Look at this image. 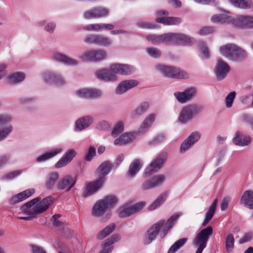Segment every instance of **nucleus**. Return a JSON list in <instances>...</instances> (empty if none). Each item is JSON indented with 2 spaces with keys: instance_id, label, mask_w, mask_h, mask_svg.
<instances>
[{
  "instance_id": "052dcab7",
  "label": "nucleus",
  "mask_w": 253,
  "mask_h": 253,
  "mask_svg": "<svg viewBox=\"0 0 253 253\" xmlns=\"http://www.w3.org/2000/svg\"><path fill=\"white\" fill-rule=\"evenodd\" d=\"M147 52L150 56L154 58H158L160 57L161 54L160 50L155 47H150L147 48Z\"/></svg>"
},
{
  "instance_id": "0eeeda50",
  "label": "nucleus",
  "mask_w": 253,
  "mask_h": 253,
  "mask_svg": "<svg viewBox=\"0 0 253 253\" xmlns=\"http://www.w3.org/2000/svg\"><path fill=\"white\" fill-rule=\"evenodd\" d=\"M84 41L86 43L93 44L99 46L109 47L112 44L111 39L100 34L89 35L84 39Z\"/></svg>"
},
{
  "instance_id": "13d9d810",
  "label": "nucleus",
  "mask_w": 253,
  "mask_h": 253,
  "mask_svg": "<svg viewBox=\"0 0 253 253\" xmlns=\"http://www.w3.org/2000/svg\"><path fill=\"white\" fill-rule=\"evenodd\" d=\"M201 136V133L198 131H194L188 137V140L194 145L197 142L200 138Z\"/></svg>"
},
{
  "instance_id": "58836bf2",
  "label": "nucleus",
  "mask_w": 253,
  "mask_h": 253,
  "mask_svg": "<svg viewBox=\"0 0 253 253\" xmlns=\"http://www.w3.org/2000/svg\"><path fill=\"white\" fill-rule=\"evenodd\" d=\"M156 21L158 23H163L166 25H177L181 22V19L178 17H157Z\"/></svg>"
},
{
  "instance_id": "4d7b16f0",
  "label": "nucleus",
  "mask_w": 253,
  "mask_h": 253,
  "mask_svg": "<svg viewBox=\"0 0 253 253\" xmlns=\"http://www.w3.org/2000/svg\"><path fill=\"white\" fill-rule=\"evenodd\" d=\"M94 56L95 50H88L81 56V59L84 60L94 61Z\"/></svg>"
},
{
  "instance_id": "603ef678",
  "label": "nucleus",
  "mask_w": 253,
  "mask_h": 253,
  "mask_svg": "<svg viewBox=\"0 0 253 253\" xmlns=\"http://www.w3.org/2000/svg\"><path fill=\"white\" fill-rule=\"evenodd\" d=\"M107 57V53L102 49L95 50V56L94 61H100L105 59Z\"/></svg>"
},
{
  "instance_id": "cd10ccee",
  "label": "nucleus",
  "mask_w": 253,
  "mask_h": 253,
  "mask_svg": "<svg viewBox=\"0 0 253 253\" xmlns=\"http://www.w3.org/2000/svg\"><path fill=\"white\" fill-rule=\"evenodd\" d=\"M240 202L241 204L244 205L249 209H253V191L252 190L245 191Z\"/></svg>"
},
{
  "instance_id": "ddd939ff",
  "label": "nucleus",
  "mask_w": 253,
  "mask_h": 253,
  "mask_svg": "<svg viewBox=\"0 0 253 253\" xmlns=\"http://www.w3.org/2000/svg\"><path fill=\"white\" fill-rule=\"evenodd\" d=\"M196 93V89L195 87H190L183 92H175L174 96L177 100L180 103H185L191 100Z\"/></svg>"
},
{
  "instance_id": "7ed1b4c3",
  "label": "nucleus",
  "mask_w": 253,
  "mask_h": 253,
  "mask_svg": "<svg viewBox=\"0 0 253 253\" xmlns=\"http://www.w3.org/2000/svg\"><path fill=\"white\" fill-rule=\"evenodd\" d=\"M213 233V229L211 226H208L201 230L193 239V245L197 248L196 253H202L204 249L206 247L207 242L210 237Z\"/></svg>"
},
{
  "instance_id": "de8ad7c7",
  "label": "nucleus",
  "mask_w": 253,
  "mask_h": 253,
  "mask_svg": "<svg viewBox=\"0 0 253 253\" xmlns=\"http://www.w3.org/2000/svg\"><path fill=\"white\" fill-rule=\"evenodd\" d=\"M247 56L246 51L237 46L232 60L235 61H242L247 57Z\"/></svg>"
},
{
  "instance_id": "6ab92c4d",
  "label": "nucleus",
  "mask_w": 253,
  "mask_h": 253,
  "mask_svg": "<svg viewBox=\"0 0 253 253\" xmlns=\"http://www.w3.org/2000/svg\"><path fill=\"white\" fill-rule=\"evenodd\" d=\"M138 82L135 80H125L121 82L116 89V93L123 94L132 87L138 85Z\"/></svg>"
},
{
  "instance_id": "a18cd8bd",
  "label": "nucleus",
  "mask_w": 253,
  "mask_h": 253,
  "mask_svg": "<svg viewBox=\"0 0 253 253\" xmlns=\"http://www.w3.org/2000/svg\"><path fill=\"white\" fill-rule=\"evenodd\" d=\"M167 197V196L166 194H161L157 199L149 206L148 207L149 210L153 211L160 207V205L165 201Z\"/></svg>"
},
{
  "instance_id": "37998d69",
  "label": "nucleus",
  "mask_w": 253,
  "mask_h": 253,
  "mask_svg": "<svg viewBox=\"0 0 253 253\" xmlns=\"http://www.w3.org/2000/svg\"><path fill=\"white\" fill-rule=\"evenodd\" d=\"M115 229V225L114 223L109 224L98 233L97 234V238L99 239H103L112 233Z\"/></svg>"
},
{
  "instance_id": "f03ea898",
  "label": "nucleus",
  "mask_w": 253,
  "mask_h": 253,
  "mask_svg": "<svg viewBox=\"0 0 253 253\" xmlns=\"http://www.w3.org/2000/svg\"><path fill=\"white\" fill-rule=\"evenodd\" d=\"M134 71L131 65L116 63L111 65L109 69H102L96 71L95 76L100 81L112 82L117 80V74L128 75Z\"/></svg>"
},
{
  "instance_id": "f704fd0d",
  "label": "nucleus",
  "mask_w": 253,
  "mask_h": 253,
  "mask_svg": "<svg viewBox=\"0 0 253 253\" xmlns=\"http://www.w3.org/2000/svg\"><path fill=\"white\" fill-rule=\"evenodd\" d=\"M149 107V104L147 102H143L140 103L136 109L131 113L132 118H136L144 114Z\"/></svg>"
},
{
  "instance_id": "412c9836",
  "label": "nucleus",
  "mask_w": 253,
  "mask_h": 253,
  "mask_svg": "<svg viewBox=\"0 0 253 253\" xmlns=\"http://www.w3.org/2000/svg\"><path fill=\"white\" fill-rule=\"evenodd\" d=\"M77 152L73 149H69L64 154V155L56 163L55 167L56 168H61L67 165L70 163L74 157L76 156Z\"/></svg>"
},
{
  "instance_id": "79ce46f5",
  "label": "nucleus",
  "mask_w": 253,
  "mask_h": 253,
  "mask_svg": "<svg viewBox=\"0 0 253 253\" xmlns=\"http://www.w3.org/2000/svg\"><path fill=\"white\" fill-rule=\"evenodd\" d=\"M161 43L167 45L175 44V33H168L161 35Z\"/></svg>"
},
{
  "instance_id": "aec40b11",
  "label": "nucleus",
  "mask_w": 253,
  "mask_h": 253,
  "mask_svg": "<svg viewBox=\"0 0 253 253\" xmlns=\"http://www.w3.org/2000/svg\"><path fill=\"white\" fill-rule=\"evenodd\" d=\"M76 181L71 175H66L61 178L57 183L56 187L58 190L67 189L69 191L75 185Z\"/></svg>"
},
{
  "instance_id": "c756f323",
  "label": "nucleus",
  "mask_w": 253,
  "mask_h": 253,
  "mask_svg": "<svg viewBox=\"0 0 253 253\" xmlns=\"http://www.w3.org/2000/svg\"><path fill=\"white\" fill-rule=\"evenodd\" d=\"M175 44H183L190 45L195 42L193 38L182 33H175Z\"/></svg>"
},
{
  "instance_id": "9d476101",
  "label": "nucleus",
  "mask_w": 253,
  "mask_h": 253,
  "mask_svg": "<svg viewBox=\"0 0 253 253\" xmlns=\"http://www.w3.org/2000/svg\"><path fill=\"white\" fill-rule=\"evenodd\" d=\"M164 223V220H161L151 226L145 234V238L144 240V244H150L156 238Z\"/></svg>"
},
{
  "instance_id": "1a4fd4ad",
  "label": "nucleus",
  "mask_w": 253,
  "mask_h": 253,
  "mask_svg": "<svg viewBox=\"0 0 253 253\" xmlns=\"http://www.w3.org/2000/svg\"><path fill=\"white\" fill-rule=\"evenodd\" d=\"M144 202H139L130 206H123L119 210V216L121 218H125L141 210L145 206Z\"/></svg>"
},
{
  "instance_id": "4468645a",
  "label": "nucleus",
  "mask_w": 253,
  "mask_h": 253,
  "mask_svg": "<svg viewBox=\"0 0 253 253\" xmlns=\"http://www.w3.org/2000/svg\"><path fill=\"white\" fill-rule=\"evenodd\" d=\"M230 71V67L223 60L219 59L215 66L214 72L218 80L221 81L227 76Z\"/></svg>"
},
{
  "instance_id": "2f4dec72",
  "label": "nucleus",
  "mask_w": 253,
  "mask_h": 253,
  "mask_svg": "<svg viewBox=\"0 0 253 253\" xmlns=\"http://www.w3.org/2000/svg\"><path fill=\"white\" fill-rule=\"evenodd\" d=\"M142 166V162L139 159L134 160L129 165L127 174L130 177H133L140 170Z\"/></svg>"
},
{
  "instance_id": "473e14b6",
  "label": "nucleus",
  "mask_w": 253,
  "mask_h": 253,
  "mask_svg": "<svg viewBox=\"0 0 253 253\" xmlns=\"http://www.w3.org/2000/svg\"><path fill=\"white\" fill-rule=\"evenodd\" d=\"M53 59L57 61L62 62L69 65H75L78 64V61L60 53H54L53 55Z\"/></svg>"
},
{
  "instance_id": "0e129e2a",
  "label": "nucleus",
  "mask_w": 253,
  "mask_h": 253,
  "mask_svg": "<svg viewBox=\"0 0 253 253\" xmlns=\"http://www.w3.org/2000/svg\"><path fill=\"white\" fill-rule=\"evenodd\" d=\"M242 120L244 122L248 123L253 131V116L248 114H243Z\"/></svg>"
},
{
  "instance_id": "a211bd4d",
  "label": "nucleus",
  "mask_w": 253,
  "mask_h": 253,
  "mask_svg": "<svg viewBox=\"0 0 253 253\" xmlns=\"http://www.w3.org/2000/svg\"><path fill=\"white\" fill-rule=\"evenodd\" d=\"M35 193V189L33 188L28 189L22 191L9 200V204L11 205L17 204L32 195Z\"/></svg>"
},
{
  "instance_id": "ea45409f",
  "label": "nucleus",
  "mask_w": 253,
  "mask_h": 253,
  "mask_svg": "<svg viewBox=\"0 0 253 253\" xmlns=\"http://www.w3.org/2000/svg\"><path fill=\"white\" fill-rule=\"evenodd\" d=\"M25 78L24 74L16 72L10 75L7 77L9 84H16L22 82Z\"/></svg>"
},
{
  "instance_id": "09e8293b",
  "label": "nucleus",
  "mask_w": 253,
  "mask_h": 253,
  "mask_svg": "<svg viewBox=\"0 0 253 253\" xmlns=\"http://www.w3.org/2000/svg\"><path fill=\"white\" fill-rule=\"evenodd\" d=\"M234 238L232 234L228 235L225 240V248L228 253L232 252L234 247Z\"/></svg>"
},
{
  "instance_id": "5fc2aeb1",
  "label": "nucleus",
  "mask_w": 253,
  "mask_h": 253,
  "mask_svg": "<svg viewBox=\"0 0 253 253\" xmlns=\"http://www.w3.org/2000/svg\"><path fill=\"white\" fill-rule=\"evenodd\" d=\"M167 136L165 134L162 133L158 135L153 140L149 141V145H156L164 142L166 139Z\"/></svg>"
},
{
  "instance_id": "b1692460",
  "label": "nucleus",
  "mask_w": 253,
  "mask_h": 253,
  "mask_svg": "<svg viewBox=\"0 0 253 253\" xmlns=\"http://www.w3.org/2000/svg\"><path fill=\"white\" fill-rule=\"evenodd\" d=\"M93 118L91 116H84L78 119L76 122V130H82L88 127L93 122Z\"/></svg>"
},
{
  "instance_id": "39448f33",
  "label": "nucleus",
  "mask_w": 253,
  "mask_h": 253,
  "mask_svg": "<svg viewBox=\"0 0 253 253\" xmlns=\"http://www.w3.org/2000/svg\"><path fill=\"white\" fill-rule=\"evenodd\" d=\"M156 68L164 76L169 78L185 79L189 77L186 72L175 67L158 65Z\"/></svg>"
},
{
  "instance_id": "bf43d9fd",
  "label": "nucleus",
  "mask_w": 253,
  "mask_h": 253,
  "mask_svg": "<svg viewBox=\"0 0 253 253\" xmlns=\"http://www.w3.org/2000/svg\"><path fill=\"white\" fill-rule=\"evenodd\" d=\"M21 173V170H15L13 171L10 172L6 174L5 176H3L1 178L2 180H12L17 176H19Z\"/></svg>"
},
{
  "instance_id": "bb28decb",
  "label": "nucleus",
  "mask_w": 253,
  "mask_h": 253,
  "mask_svg": "<svg viewBox=\"0 0 253 253\" xmlns=\"http://www.w3.org/2000/svg\"><path fill=\"white\" fill-rule=\"evenodd\" d=\"M137 133L136 132H126L120 135V136L114 141V144L116 145H122L131 142L135 137Z\"/></svg>"
},
{
  "instance_id": "4c0bfd02",
  "label": "nucleus",
  "mask_w": 253,
  "mask_h": 253,
  "mask_svg": "<svg viewBox=\"0 0 253 253\" xmlns=\"http://www.w3.org/2000/svg\"><path fill=\"white\" fill-rule=\"evenodd\" d=\"M62 151V149L61 148L53 149L49 152L44 153V154L38 157L36 159V162L38 163L45 161L50 158L56 156Z\"/></svg>"
},
{
  "instance_id": "e2e57ef3",
  "label": "nucleus",
  "mask_w": 253,
  "mask_h": 253,
  "mask_svg": "<svg viewBox=\"0 0 253 253\" xmlns=\"http://www.w3.org/2000/svg\"><path fill=\"white\" fill-rule=\"evenodd\" d=\"M96 154V150L94 147L90 146L86 153L84 159L88 162L90 161Z\"/></svg>"
},
{
  "instance_id": "4be33fe9",
  "label": "nucleus",
  "mask_w": 253,
  "mask_h": 253,
  "mask_svg": "<svg viewBox=\"0 0 253 253\" xmlns=\"http://www.w3.org/2000/svg\"><path fill=\"white\" fill-rule=\"evenodd\" d=\"M78 95L84 98H97L102 95L101 91L97 89L84 88L80 89L77 92Z\"/></svg>"
},
{
  "instance_id": "f8f14e48",
  "label": "nucleus",
  "mask_w": 253,
  "mask_h": 253,
  "mask_svg": "<svg viewBox=\"0 0 253 253\" xmlns=\"http://www.w3.org/2000/svg\"><path fill=\"white\" fill-rule=\"evenodd\" d=\"M165 180V176L159 174L153 176L151 179L144 181L141 185L142 190L145 191L161 185Z\"/></svg>"
},
{
  "instance_id": "f257e3e1",
  "label": "nucleus",
  "mask_w": 253,
  "mask_h": 253,
  "mask_svg": "<svg viewBox=\"0 0 253 253\" xmlns=\"http://www.w3.org/2000/svg\"><path fill=\"white\" fill-rule=\"evenodd\" d=\"M41 197H36L27 202L20 207L21 211L27 216H19L18 218L25 220H30L32 218L46 211L52 203L51 196L47 197L41 200Z\"/></svg>"
},
{
  "instance_id": "20e7f679",
  "label": "nucleus",
  "mask_w": 253,
  "mask_h": 253,
  "mask_svg": "<svg viewBox=\"0 0 253 253\" xmlns=\"http://www.w3.org/2000/svg\"><path fill=\"white\" fill-rule=\"evenodd\" d=\"M203 107L197 104H189L181 110L178 117V121L182 124H186L198 116L203 110Z\"/></svg>"
},
{
  "instance_id": "8fccbe9b",
  "label": "nucleus",
  "mask_w": 253,
  "mask_h": 253,
  "mask_svg": "<svg viewBox=\"0 0 253 253\" xmlns=\"http://www.w3.org/2000/svg\"><path fill=\"white\" fill-rule=\"evenodd\" d=\"M124 125L123 122H118L114 126L111 132V135L113 137H116L124 131Z\"/></svg>"
},
{
  "instance_id": "6e6552de",
  "label": "nucleus",
  "mask_w": 253,
  "mask_h": 253,
  "mask_svg": "<svg viewBox=\"0 0 253 253\" xmlns=\"http://www.w3.org/2000/svg\"><path fill=\"white\" fill-rule=\"evenodd\" d=\"M167 158V154L166 153L163 152L160 153L146 169L144 172L145 175L148 176L160 169L166 161Z\"/></svg>"
},
{
  "instance_id": "72a5a7b5",
  "label": "nucleus",
  "mask_w": 253,
  "mask_h": 253,
  "mask_svg": "<svg viewBox=\"0 0 253 253\" xmlns=\"http://www.w3.org/2000/svg\"><path fill=\"white\" fill-rule=\"evenodd\" d=\"M59 178V174L57 172L49 173L46 177L45 186L47 189H52Z\"/></svg>"
},
{
  "instance_id": "c9c22d12",
  "label": "nucleus",
  "mask_w": 253,
  "mask_h": 253,
  "mask_svg": "<svg viewBox=\"0 0 253 253\" xmlns=\"http://www.w3.org/2000/svg\"><path fill=\"white\" fill-rule=\"evenodd\" d=\"M217 202V199H215L209 208L208 211L206 213L204 221L202 223L203 226H206L212 218L215 211Z\"/></svg>"
},
{
  "instance_id": "c85d7f7f",
  "label": "nucleus",
  "mask_w": 253,
  "mask_h": 253,
  "mask_svg": "<svg viewBox=\"0 0 253 253\" xmlns=\"http://www.w3.org/2000/svg\"><path fill=\"white\" fill-rule=\"evenodd\" d=\"M237 46L234 44H228L220 47L221 54L230 60L232 59Z\"/></svg>"
},
{
  "instance_id": "e433bc0d",
  "label": "nucleus",
  "mask_w": 253,
  "mask_h": 253,
  "mask_svg": "<svg viewBox=\"0 0 253 253\" xmlns=\"http://www.w3.org/2000/svg\"><path fill=\"white\" fill-rule=\"evenodd\" d=\"M156 118L155 114H150L144 120L139 128V132H144L146 129L149 128L154 122Z\"/></svg>"
},
{
  "instance_id": "a878e982",
  "label": "nucleus",
  "mask_w": 253,
  "mask_h": 253,
  "mask_svg": "<svg viewBox=\"0 0 253 253\" xmlns=\"http://www.w3.org/2000/svg\"><path fill=\"white\" fill-rule=\"evenodd\" d=\"M233 142L236 145L247 146L251 142V137L248 135H243L241 132L237 131L233 138Z\"/></svg>"
},
{
  "instance_id": "338daca9",
  "label": "nucleus",
  "mask_w": 253,
  "mask_h": 253,
  "mask_svg": "<svg viewBox=\"0 0 253 253\" xmlns=\"http://www.w3.org/2000/svg\"><path fill=\"white\" fill-rule=\"evenodd\" d=\"M120 235L118 234H113L111 237H110L109 238H108L107 240L105 241V242H106L108 245H109L110 246H112V245L117 242L120 239Z\"/></svg>"
},
{
  "instance_id": "c03bdc74",
  "label": "nucleus",
  "mask_w": 253,
  "mask_h": 253,
  "mask_svg": "<svg viewBox=\"0 0 253 253\" xmlns=\"http://www.w3.org/2000/svg\"><path fill=\"white\" fill-rule=\"evenodd\" d=\"M115 229V225L114 223L109 224L98 233L97 234V238L99 239H103L112 233Z\"/></svg>"
},
{
  "instance_id": "3c124183",
  "label": "nucleus",
  "mask_w": 253,
  "mask_h": 253,
  "mask_svg": "<svg viewBox=\"0 0 253 253\" xmlns=\"http://www.w3.org/2000/svg\"><path fill=\"white\" fill-rule=\"evenodd\" d=\"M216 31V28L214 26H205L202 27L198 32L201 36H207L211 34Z\"/></svg>"
},
{
  "instance_id": "9b49d317",
  "label": "nucleus",
  "mask_w": 253,
  "mask_h": 253,
  "mask_svg": "<svg viewBox=\"0 0 253 253\" xmlns=\"http://www.w3.org/2000/svg\"><path fill=\"white\" fill-rule=\"evenodd\" d=\"M109 14V10L107 8L98 6L90 10L85 11L84 13L85 19H96L107 17Z\"/></svg>"
},
{
  "instance_id": "2eb2a0df",
  "label": "nucleus",
  "mask_w": 253,
  "mask_h": 253,
  "mask_svg": "<svg viewBox=\"0 0 253 253\" xmlns=\"http://www.w3.org/2000/svg\"><path fill=\"white\" fill-rule=\"evenodd\" d=\"M233 25L242 28H253V16L241 15L234 18Z\"/></svg>"
},
{
  "instance_id": "7c9ffc66",
  "label": "nucleus",
  "mask_w": 253,
  "mask_h": 253,
  "mask_svg": "<svg viewBox=\"0 0 253 253\" xmlns=\"http://www.w3.org/2000/svg\"><path fill=\"white\" fill-rule=\"evenodd\" d=\"M113 167V165L109 161H105L102 163L97 169L98 172H99L98 178H103V182H104L105 176L109 173Z\"/></svg>"
},
{
  "instance_id": "49530a36",
  "label": "nucleus",
  "mask_w": 253,
  "mask_h": 253,
  "mask_svg": "<svg viewBox=\"0 0 253 253\" xmlns=\"http://www.w3.org/2000/svg\"><path fill=\"white\" fill-rule=\"evenodd\" d=\"M187 241V238H181L175 242L169 249L168 253H174L183 246Z\"/></svg>"
},
{
  "instance_id": "dca6fc26",
  "label": "nucleus",
  "mask_w": 253,
  "mask_h": 253,
  "mask_svg": "<svg viewBox=\"0 0 253 253\" xmlns=\"http://www.w3.org/2000/svg\"><path fill=\"white\" fill-rule=\"evenodd\" d=\"M103 178H98L94 182L88 183L83 193V196L86 198L95 193L103 184Z\"/></svg>"
},
{
  "instance_id": "f3484780",
  "label": "nucleus",
  "mask_w": 253,
  "mask_h": 253,
  "mask_svg": "<svg viewBox=\"0 0 253 253\" xmlns=\"http://www.w3.org/2000/svg\"><path fill=\"white\" fill-rule=\"evenodd\" d=\"M43 78L47 83H53L57 85H61L65 84L64 79L60 75L51 72H46L43 75Z\"/></svg>"
},
{
  "instance_id": "774afa93",
  "label": "nucleus",
  "mask_w": 253,
  "mask_h": 253,
  "mask_svg": "<svg viewBox=\"0 0 253 253\" xmlns=\"http://www.w3.org/2000/svg\"><path fill=\"white\" fill-rule=\"evenodd\" d=\"M84 29L87 31H100L101 23L89 24L84 27Z\"/></svg>"
},
{
  "instance_id": "393cba45",
  "label": "nucleus",
  "mask_w": 253,
  "mask_h": 253,
  "mask_svg": "<svg viewBox=\"0 0 253 253\" xmlns=\"http://www.w3.org/2000/svg\"><path fill=\"white\" fill-rule=\"evenodd\" d=\"M181 214V212L175 213L167 220L164 225L162 232L160 234L161 238H164L166 236L169 229L173 226L174 222Z\"/></svg>"
},
{
  "instance_id": "a19ab883",
  "label": "nucleus",
  "mask_w": 253,
  "mask_h": 253,
  "mask_svg": "<svg viewBox=\"0 0 253 253\" xmlns=\"http://www.w3.org/2000/svg\"><path fill=\"white\" fill-rule=\"evenodd\" d=\"M229 2L236 7L246 9L251 7V0H228Z\"/></svg>"
},
{
  "instance_id": "423d86ee",
  "label": "nucleus",
  "mask_w": 253,
  "mask_h": 253,
  "mask_svg": "<svg viewBox=\"0 0 253 253\" xmlns=\"http://www.w3.org/2000/svg\"><path fill=\"white\" fill-rule=\"evenodd\" d=\"M117 202L114 196H106L104 199L98 201L93 206L92 214L96 217L102 216L108 208L112 206Z\"/></svg>"
},
{
  "instance_id": "864d4df0",
  "label": "nucleus",
  "mask_w": 253,
  "mask_h": 253,
  "mask_svg": "<svg viewBox=\"0 0 253 253\" xmlns=\"http://www.w3.org/2000/svg\"><path fill=\"white\" fill-rule=\"evenodd\" d=\"M236 95V93L235 91H232L229 93L225 97V106L227 108H231L232 106Z\"/></svg>"
},
{
  "instance_id": "6e6d98bb",
  "label": "nucleus",
  "mask_w": 253,
  "mask_h": 253,
  "mask_svg": "<svg viewBox=\"0 0 253 253\" xmlns=\"http://www.w3.org/2000/svg\"><path fill=\"white\" fill-rule=\"evenodd\" d=\"M146 39L152 42L153 44H159L161 43V35H149L146 36Z\"/></svg>"
},
{
  "instance_id": "69168bd1",
  "label": "nucleus",
  "mask_w": 253,
  "mask_h": 253,
  "mask_svg": "<svg viewBox=\"0 0 253 253\" xmlns=\"http://www.w3.org/2000/svg\"><path fill=\"white\" fill-rule=\"evenodd\" d=\"M193 144L188 140L186 139L181 144L180 147V151L181 153H184L188 150Z\"/></svg>"
},
{
  "instance_id": "680f3d73",
  "label": "nucleus",
  "mask_w": 253,
  "mask_h": 253,
  "mask_svg": "<svg viewBox=\"0 0 253 253\" xmlns=\"http://www.w3.org/2000/svg\"><path fill=\"white\" fill-rule=\"evenodd\" d=\"M13 127L11 126L0 130V141L4 139L12 131Z\"/></svg>"
},
{
  "instance_id": "5701e85b",
  "label": "nucleus",
  "mask_w": 253,
  "mask_h": 253,
  "mask_svg": "<svg viewBox=\"0 0 253 253\" xmlns=\"http://www.w3.org/2000/svg\"><path fill=\"white\" fill-rule=\"evenodd\" d=\"M212 22L217 24L231 23L233 25L234 18L228 15V13L214 14L211 18Z\"/></svg>"
}]
</instances>
